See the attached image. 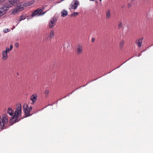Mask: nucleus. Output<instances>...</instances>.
<instances>
[{"mask_svg":"<svg viewBox=\"0 0 153 153\" xmlns=\"http://www.w3.org/2000/svg\"><path fill=\"white\" fill-rule=\"evenodd\" d=\"M37 96L36 94H33L30 97V100L32 101L33 104L37 100Z\"/></svg>","mask_w":153,"mask_h":153,"instance_id":"obj_12","label":"nucleus"},{"mask_svg":"<svg viewBox=\"0 0 153 153\" xmlns=\"http://www.w3.org/2000/svg\"><path fill=\"white\" fill-rule=\"evenodd\" d=\"M8 48H6L5 50L2 52V59L4 61L6 60L8 58V56L7 53L9 52L8 51Z\"/></svg>","mask_w":153,"mask_h":153,"instance_id":"obj_9","label":"nucleus"},{"mask_svg":"<svg viewBox=\"0 0 153 153\" xmlns=\"http://www.w3.org/2000/svg\"><path fill=\"white\" fill-rule=\"evenodd\" d=\"M9 3L11 5H15L16 4L17 9L19 11L23 9L24 7L30 6L32 4V3L30 2L18 3L19 2V0H9Z\"/></svg>","mask_w":153,"mask_h":153,"instance_id":"obj_2","label":"nucleus"},{"mask_svg":"<svg viewBox=\"0 0 153 153\" xmlns=\"http://www.w3.org/2000/svg\"><path fill=\"white\" fill-rule=\"evenodd\" d=\"M10 31V30L9 29H5L3 31L5 33H6Z\"/></svg>","mask_w":153,"mask_h":153,"instance_id":"obj_23","label":"nucleus"},{"mask_svg":"<svg viewBox=\"0 0 153 153\" xmlns=\"http://www.w3.org/2000/svg\"><path fill=\"white\" fill-rule=\"evenodd\" d=\"M133 3V2H131V4H128V7H130L132 4Z\"/></svg>","mask_w":153,"mask_h":153,"instance_id":"obj_28","label":"nucleus"},{"mask_svg":"<svg viewBox=\"0 0 153 153\" xmlns=\"http://www.w3.org/2000/svg\"><path fill=\"white\" fill-rule=\"evenodd\" d=\"M8 121V117L6 114H2L1 116H0V124H7Z\"/></svg>","mask_w":153,"mask_h":153,"instance_id":"obj_5","label":"nucleus"},{"mask_svg":"<svg viewBox=\"0 0 153 153\" xmlns=\"http://www.w3.org/2000/svg\"><path fill=\"white\" fill-rule=\"evenodd\" d=\"M21 109L22 107L20 104L17 105L16 110L14 112V115L10 120V123H15L20 120V117L21 116Z\"/></svg>","mask_w":153,"mask_h":153,"instance_id":"obj_1","label":"nucleus"},{"mask_svg":"<svg viewBox=\"0 0 153 153\" xmlns=\"http://www.w3.org/2000/svg\"><path fill=\"white\" fill-rule=\"evenodd\" d=\"M55 36V33L54 31L53 30H52L50 32V35H49V37L50 39H52Z\"/></svg>","mask_w":153,"mask_h":153,"instance_id":"obj_13","label":"nucleus"},{"mask_svg":"<svg viewBox=\"0 0 153 153\" xmlns=\"http://www.w3.org/2000/svg\"><path fill=\"white\" fill-rule=\"evenodd\" d=\"M49 93V91L48 90H46L45 92V94L46 97H47L48 96Z\"/></svg>","mask_w":153,"mask_h":153,"instance_id":"obj_20","label":"nucleus"},{"mask_svg":"<svg viewBox=\"0 0 153 153\" xmlns=\"http://www.w3.org/2000/svg\"><path fill=\"white\" fill-rule=\"evenodd\" d=\"M124 7V5L122 6V7H121L122 8H123V7Z\"/></svg>","mask_w":153,"mask_h":153,"instance_id":"obj_31","label":"nucleus"},{"mask_svg":"<svg viewBox=\"0 0 153 153\" xmlns=\"http://www.w3.org/2000/svg\"><path fill=\"white\" fill-rule=\"evenodd\" d=\"M62 16L63 17H65L68 14V12L67 11L63 10L62 12H61Z\"/></svg>","mask_w":153,"mask_h":153,"instance_id":"obj_16","label":"nucleus"},{"mask_svg":"<svg viewBox=\"0 0 153 153\" xmlns=\"http://www.w3.org/2000/svg\"><path fill=\"white\" fill-rule=\"evenodd\" d=\"M23 109L26 117L29 116L32 114H30V111L32 110V106L28 108V105L27 104H25L23 105Z\"/></svg>","mask_w":153,"mask_h":153,"instance_id":"obj_3","label":"nucleus"},{"mask_svg":"<svg viewBox=\"0 0 153 153\" xmlns=\"http://www.w3.org/2000/svg\"><path fill=\"white\" fill-rule=\"evenodd\" d=\"M57 21V19L56 17H53L50 20L49 22V28H53L55 25V23Z\"/></svg>","mask_w":153,"mask_h":153,"instance_id":"obj_7","label":"nucleus"},{"mask_svg":"<svg viewBox=\"0 0 153 153\" xmlns=\"http://www.w3.org/2000/svg\"><path fill=\"white\" fill-rule=\"evenodd\" d=\"M43 9L42 8H39L33 11L32 13L31 16H39L42 15H44L45 12H44L42 13Z\"/></svg>","mask_w":153,"mask_h":153,"instance_id":"obj_6","label":"nucleus"},{"mask_svg":"<svg viewBox=\"0 0 153 153\" xmlns=\"http://www.w3.org/2000/svg\"><path fill=\"white\" fill-rule=\"evenodd\" d=\"M5 125H0V128L1 130L4 129L5 128H4Z\"/></svg>","mask_w":153,"mask_h":153,"instance_id":"obj_24","label":"nucleus"},{"mask_svg":"<svg viewBox=\"0 0 153 153\" xmlns=\"http://www.w3.org/2000/svg\"><path fill=\"white\" fill-rule=\"evenodd\" d=\"M19 44L18 43H16V44H15V46L16 47H19Z\"/></svg>","mask_w":153,"mask_h":153,"instance_id":"obj_27","label":"nucleus"},{"mask_svg":"<svg viewBox=\"0 0 153 153\" xmlns=\"http://www.w3.org/2000/svg\"><path fill=\"white\" fill-rule=\"evenodd\" d=\"M7 113L10 116H12L13 113V111L12 110L11 108L9 107L8 108Z\"/></svg>","mask_w":153,"mask_h":153,"instance_id":"obj_15","label":"nucleus"},{"mask_svg":"<svg viewBox=\"0 0 153 153\" xmlns=\"http://www.w3.org/2000/svg\"><path fill=\"white\" fill-rule=\"evenodd\" d=\"M143 39V38L141 37L136 40L135 44L137 45L138 47H141Z\"/></svg>","mask_w":153,"mask_h":153,"instance_id":"obj_10","label":"nucleus"},{"mask_svg":"<svg viewBox=\"0 0 153 153\" xmlns=\"http://www.w3.org/2000/svg\"><path fill=\"white\" fill-rule=\"evenodd\" d=\"M79 14V13L78 12H74L71 15V16H77Z\"/></svg>","mask_w":153,"mask_h":153,"instance_id":"obj_21","label":"nucleus"},{"mask_svg":"<svg viewBox=\"0 0 153 153\" xmlns=\"http://www.w3.org/2000/svg\"><path fill=\"white\" fill-rule=\"evenodd\" d=\"M95 41V39L94 38H92V39L91 41L92 42H94Z\"/></svg>","mask_w":153,"mask_h":153,"instance_id":"obj_26","label":"nucleus"},{"mask_svg":"<svg viewBox=\"0 0 153 153\" xmlns=\"http://www.w3.org/2000/svg\"><path fill=\"white\" fill-rule=\"evenodd\" d=\"M0 1H1V0H0Z\"/></svg>","mask_w":153,"mask_h":153,"instance_id":"obj_34","label":"nucleus"},{"mask_svg":"<svg viewBox=\"0 0 153 153\" xmlns=\"http://www.w3.org/2000/svg\"><path fill=\"white\" fill-rule=\"evenodd\" d=\"M83 48L81 45H79L76 47V51L78 54H80L82 52Z\"/></svg>","mask_w":153,"mask_h":153,"instance_id":"obj_11","label":"nucleus"},{"mask_svg":"<svg viewBox=\"0 0 153 153\" xmlns=\"http://www.w3.org/2000/svg\"><path fill=\"white\" fill-rule=\"evenodd\" d=\"M19 11L17 9H13L12 11V13L13 15H15Z\"/></svg>","mask_w":153,"mask_h":153,"instance_id":"obj_18","label":"nucleus"},{"mask_svg":"<svg viewBox=\"0 0 153 153\" xmlns=\"http://www.w3.org/2000/svg\"><path fill=\"white\" fill-rule=\"evenodd\" d=\"M124 41L122 40L120 42L119 47L120 49H121L123 47L124 43Z\"/></svg>","mask_w":153,"mask_h":153,"instance_id":"obj_17","label":"nucleus"},{"mask_svg":"<svg viewBox=\"0 0 153 153\" xmlns=\"http://www.w3.org/2000/svg\"><path fill=\"white\" fill-rule=\"evenodd\" d=\"M11 6L8 4L4 5L3 7L0 8V17L4 15Z\"/></svg>","mask_w":153,"mask_h":153,"instance_id":"obj_4","label":"nucleus"},{"mask_svg":"<svg viewBox=\"0 0 153 153\" xmlns=\"http://www.w3.org/2000/svg\"><path fill=\"white\" fill-rule=\"evenodd\" d=\"M25 19V17L24 16H21L19 19V21H21L22 20H24Z\"/></svg>","mask_w":153,"mask_h":153,"instance_id":"obj_22","label":"nucleus"},{"mask_svg":"<svg viewBox=\"0 0 153 153\" xmlns=\"http://www.w3.org/2000/svg\"><path fill=\"white\" fill-rule=\"evenodd\" d=\"M78 4L77 0H74L69 6V8L71 9H76Z\"/></svg>","mask_w":153,"mask_h":153,"instance_id":"obj_8","label":"nucleus"},{"mask_svg":"<svg viewBox=\"0 0 153 153\" xmlns=\"http://www.w3.org/2000/svg\"><path fill=\"white\" fill-rule=\"evenodd\" d=\"M15 26H14L13 27V28H12V30L14 28H15Z\"/></svg>","mask_w":153,"mask_h":153,"instance_id":"obj_30","label":"nucleus"},{"mask_svg":"<svg viewBox=\"0 0 153 153\" xmlns=\"http://www.w3.org/2000/svg\"><path fill=\"white\" fill-rule=\"evenodd\" d=\"M13 47V46L12 45H10V48H8V50H7L8 51H9V52L10 51L12 50Z\"/></svg>","mask_w":153,"mask_h":153,"instance_id":"obj_25","label":"nucleus"},{"mask_svg":"<svg viewBox=\"0 0 153 153\" xmlns=\"http://www.w3.org/2000/svg\"><path fill=\"white\" fill-rule=\"evenodd\" d=\"M19 75V73H16V75H17V76H18Z\"/></svg>","mask_w":153,"mask_h":153,"instance_id":"obj_29","label":"nucleus"},{"mask_svg":"<svg viewBox=\"0 0 153 153\" xmlns=\"http://www.w3.org/2000/svg\"><path fill=\"white\" fill-rule=\"evenodd\" d=\"M90 0V1H94V0Z\"/></svg>","mask_w":153,"mask_h":153,"instance_id":"obj_32","label":"nucleus"},{"mask_svg":"<svg viewBox=\"0 0 153 153\" xmlns=\"http://www.w3.org/2000/svg\"><path fill=\"white\" fill-rule=\"evenodd\" d=\"M100 1H101L102 0H100Z\"/></svg>","mask_w":153,"mask_h":153,"instance_id":"obj_33","label":"nucleus"},{"mask_svg":"<svg viewBox=\"0 0 153 153\" xmlns=\"http://www.w3.org/2000/svg\"><path fill=\"white\" fill-rule=\"evenodd\" d=\"M111 12L110 10H107L106 12V18L107 19H109L111 17Z\"/></svg>","mask_w":153,"mask_h":153,"instance_id":"obj_14","label":"nucleus"},{"mask_svg":"<svg viewBox=\"0 0 153 153\" xmlns=\"http://www.w3.org/2000/svg\"><path fill=\"white\" fill-rule=\"evenodd\" d=\"M123 27V24L122 22H120L119 23L118 25V28L119 29H120L122 28Z\"/></svg>","mask_w":153,"mask_h":153,"instance_id":"obj_19","label":"nucleus"}]
</instances>
